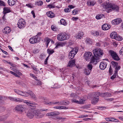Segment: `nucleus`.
Masks as SVG:
<instances>
[{
	"label": "nucleus",
	"instance_id": "obj_1",
	"mask_svg": "<svg viewBox=\"0 0 123 123\" xmlns=\"http://www.w3.org/2000/svg\"><path fill=\"white\" fill-rule=\"evenodd\" d=\"M102 5L104 8L106 9H109L108 10L109 12L114 11H115L118 12L119 11V7L117 5L114 4H108L106 3L103 4Z\"/></svg>",
	"mask_w": 123,
	"mask_h": 123
},
{
	"label": "nucleus",
	"instance_id": "obj_2",
	"mask_svg": "<svg viewBox=\"0 0 123 123\" xmlns=\"http://www.w3.org/2000/svg\"><path fill=\"white\" fill-rule=\"evenodd\" d=\"M85 59L87 61L91 60V63H94L96 64L97 63V59L95 57L93 56L92 53L88 52L85 53L84 55Z\"/></svg>",
	"mask_w": 123,
	"mask_h": 123
},
{
	"label": "nucleus",
	"instance_id": "obj_3",
	"mask_svg": "<svg viewBox=\"0 0 123 123\" xmlns=\"http://www.w3.org/2000/svg\"><path fill=\"white\" fill-rule=\"evenodd\" d=\"M90 95L92 97L91 103L92 104H95L98 101L99 96L100 95V93L98 92H94L90 93Z\"/></svg>",
	"mask_w": 123,
	"mask_h": 123
},
{
	"label": "nucleus",
	"instance_id": "obj_4",
	"mask_svg": "<svg viewBox=\"0 0 123 123\" xmlns=\"http://www.w3.org/2000/svg\"><path fill=\"white\" fill-rule=\"evenodd\" d=\"M69 37V35L63 33H60L57 36V39L60 41H63L68 39Z\"/></svg>",
	"mask_w": 123,
	"mask_h": 123
},
{
	"label": "nucleus",
	"instance_id": "obj_5",
	"mask_svg": "<svg viewBox=\"0 0 123 123\" xmlns=\"http://www.w3.org/2000/svg\"><path fill=\"white\" fill-rule=\"evenodd\" d=\"M72 50L70 52L68 55V58L69 59H73L75 55L77 53L78 48L77 47H75L74 48H72Z\"/></svg>",
	"mask_w": 123,
	"mask_h": 123
},
{
	"label": "nucleus",
	"instance_id": "obj_6",
	"mask_svg": "<svg viewBox=\"0 0 123 123\" xmlns=\"http://www.w3.org/2000/svg\"><path fill=\"white\" fill-rule=\"evenodd\" d=\"M93 51L95 57H96L97 58L103 55V51L99 48L95 49Z\"/></svg>",
	"mask_w": 123,
	"mask_h": 123
},
{
	"label": "nucleus",
	"instance_id": "obj_7",
	"mask_svg": "<svg viewBox=\"0 0 123 123\" xmlns=\"http://www.w3.org/2000/svg\"><path fill=\"white\" fill-rule=\"evenodd\" d=\"M25 105H17L15 108V111L21 112H22L25 110Z\"/></svg>",
	"mask_w": 123,
	"mask_h": 123
},
{
	"label": "nucleus",
	"instance_id": "obj_8",
	"mask_svg": "<svg viewBox=\"0 0 123 123\" xmlns=\"http://www.w3.org/2000/svg\"><path fill=\"white\" fill-rule=\"evenodd\" d=\"M33 113L34 116L37 118H40L42 117L43 116V115L41 113L40 111L38 110H35L33 111Z\"/></svg>",
	"mask_w": 123,
	"mask_h": 123
},
{
	"label": "nucleus",
	"instance_id": "obj_9",
	"mask_svg": "<svg viewBox=\"0 0 123 123\" xmlns=\"http://www.w3.org/2000/svg\"><path fill=\"white\" fill-rule=\"evenodd\" d=\"M18 27L19 28H24L25 25V20L23 19H20L18 23Z\"/></svg>",
	"mask_w": 123,
	"mask_h": 123
},
{
	"label": "nucleus",
	"instance_id": "obj_10",
	"mask_svg": "<svg viewBox=\"0 0 123 123\" xmlns=\"http://www.w3.org/2000/svg\"><path fill=\"white\" fill-rule=\"evenodd\" d=\"M109 53L110 55L112 57V58L115 60L118 61L120 59L118 55L114 51L112 50H110L109 51Z\"/></svg>",
	"mask_w": 123,
	"mask_h": 123
},
{
	"label": "nucleus",
	"instance_id": "obj_11",
	"mask_svg": "<svg viewBox=\"0 0 123 123\" xmlns=\"http://www.w3.org/2000/svg\"><path fill=\"white\" fill-rule=\"evenodd\" d=\"M14 91L18 95H22L23 96L27 97L28 96V93L27 92H24L21 91L19 90L14 89Z\"/></svg>",
	"mask_w": 123,
	"mask_h": 123
},
{
	"label": "nucleus",
	"instance_id": "obj_12",
	"mask_svg": "<svg viewBox=\"0 0 123 123\" xmlns=\"http://www.w3.org/2000/svg\"><path fill=\"white\" fill-rule=\"evenodd\" d=\"M111 64L113 65V66L114 68H115V74H116L117 73L118 70L120 69V67L118 66V63L115 62L114 61H112L111 62Z\"/></svg>",
	"mask_w": 123,
	"mask_h": 123
},
{
	"label": "nucleus",
	"instance_id": "obj_13",
	"mask_svg": "<svg viewBox=\"0 0 123 123\" xmlns=\"http://www.w3.org/2000/svg\"><path fill=\"white\" fill-rule=\"evenodd\" d=\"M37 36H35L31 38L29 40L30 43L32 44L34 43H38L39 42V38L36 37Z\"/></svg>",
	"mask_w": 123,
	"mask_h": 123
},
{
	"label": "nucleus",
	"instance_id": "obj_14",
	"mask_svg": "<svg viewBox=\"0 0 123 123\" xmlns=\"http://www.w3.org/2000/svg\"><path fill=\"white\" fill-rule=\"evenodd\" d=\"M26 116L29 118L30 119L32 118L34 116L33 110H29L27 112Z\"/></svg>",
	"mask_w": 123,
	"mask_h": 123
},
{
	"label": "nucleus",
	"instance_id": "obj_15",
	"mask_svg": "<svg viewBox=\"0 0 123 123\" xmlns=\"http://www.w3.org/2000/svg\"><path fill=\"white\" fill-rule=\"evenodd\" d=\"M122 21V20L121 19L117 18L112 20L111 22V23L113 25H117L119 24Z\"/></svg>",
	"mask_w": 123,
	"mask_h": 123
},
{
	"label": "nucleus",
	"instance_id": "obj_16",
	"mask_svg": "<svg viewBox=\"0 0 123 123\" xmlns=\"http://www.w3.org/2000/svg\"><path fill=\"white\" fill-rule=\"evenodd\" d=\"M60 114V113L59 112L55 111L48 113L46 114V116H55L58 115Z\"/></svg>",
	"mask_w": 123,
	"mask_h": 123
},
{
	"label": "nucleus",
	"instance_id": "obj_17",
	"mask_svg": "<svg viewBox=\"0 0 123 123\" xmlns=\"http://www.w3.org/2000/svg\"><path fill=\"white\" fill-rule=\"evenodd\" d=\"M107 65L106 62L104 61L102 62L99 65L100 68L102 70H104L106 68Z\"/></svg>",
	"mask_w": 123,
	"mask_h": 123
},
{
	"label": "nucleus",
	"instance_id": "obj_18",
	"mask_svg": "<svg viewBox=\"0 0 123 123\" xmlns=\"http://www.w3.org/2000/svg\"><path fill=\"white\" fill-rule=\"evenodd\" d=\"M24 103H25L27 105L32 106V105H37V104L34 102L28 100H24L23 101Z\"/></svg>",
	"mask_w": 123,
	"mask_h": 123
},
{
	"label": "nucleus",
	"instance_id": "obj_19",
	"mask_svg": "<svg viewBox=\"0 0 123 123\" xmlns=\"http://www.w3.org/2000/svg\"><path fill=\"white\" fill-rule=\"evenodd\" d=\"M27 92L28 93V95L29 94L32 99L35 100L37 99V98L36 96L31 91L29 90Z\"/></svg>",
	"mask_w": 123,
	"mask_h": 123
},
{
	"label": "nucleus",
	"instance_id": "obj_20",
	"mask_svg": "<svg viewBox=\"0 0 123 123\" xmlns=\"http://www.w3.org/2000/svg\"><path fill=\"white\" fill-rule=\"evenodd\" d=\"M84 33L83 32L80 31L75 36V37L78 39H81L83 37Z\"/></svg>",
	"mask_w": 123,
	"mask_h": 123
},
{
	"label": "nucleus",
	"instance_id": "obj_21",
	"mask_svg": "<svg viewBox=\"0 0 123 123\" xmlns=\"http://www.w3.org/2000/svg\"><path fill=\"white\" fill-rule=\"evenodd\" d=\"M111 28L110 25L106 24H105L102 25V29L104 30H106L110 29Z\"/></svg>",
	"mask_w": 123,
	"mask_h": 123
},
{
	"label": "nucleus",
	"instance_id": "obj_22",
	"mask_svg": "<svg viewBox=\"0 0 123 123\" xmlns=\"http://www.w3.org/2000/svg\"><path fill=\"white\" fill-rule=\"evenodd\" d=\"M65 43L62 42H56L55 43V48H57L60 47H63L65 45Z\"/></svg>",
	"mask_w": 123,
	"mask_h": 123
},
{
	"label": "nucleus",
	"instance_id": "obj_23",
	"mask_svg": "<svg viewBox=\"0 0 123 123\" xmlns=\"http://www.w3.org/2000/svg\"><path fill=\"white\" fill-rule=\"evenodd\" d=\"M11 31V29L9 27H6L3 30L2 32L3 33L5 34H7L9 33Z\"/></svg>",
	"mask_w": 123,
	"mask_h": 123
},
{
	"label": "nucleus",
	"instance_id": "obj_24",
	"mask_svg": "<svg viewBox=\"0 0 123 123\" xmlns=\"http://www.w3.org/2000/svg\"><path fill=\"white\" fill-rule=\"evenodd\" d=\"M46 14L48 17L51 18H53L55 17V15L52 12L50 11L46 13Z\"/></svg>",
	"mask_w": 123,
	"mask_h": 123
},
{
	"label": "nucleus",
	"instance_id": "obj_25",
	"mask_svg": "<svg viewBox=\"0 0 123 123\" xmlns=\"http://www.w3.org/2000/svg\"><path fill=\"white\" fill-rule=\"evenodd\" d=\"M75 65V62L74 60L69 61L68 65V66L70 67H72Z\"/></svg>",
	"mask_w": 123,
	"mask_h": 123
},
{
	"label": "nucleus",
	"instance_id": "obj_26",
	"mask_svg": "<svg viewBox=\"0 0 123 123\" xmlns=\"http://www.w3.org/2000/svg\"><path fill=\"white\" fill-rule=\"evenodd\" d=\"M91 33L93 36L96 37L98 36L99 34V31H92Z\"/></svg>",
	"mask_w": 123,
	"mask_h": 123
},
{
	"label": "nucleus",
	"instance_id": "obj_27",
	"mask_svg": "<svg viewBox=\"0 0 123 123\" xmlns=\"http://www.w3.org/2000/svg\"><path fill=\"white\" fill-rule=\"evenodd\" d=\"M8 3L10 6H11L14 5L16 3V2L14 0H8Z\"/></svg>",
	"mask_w": 123,
	"mask_h": 123
},
{
	"label": "nucleus",
	"instance_id": "obj_28",
	"mask_svg": "<svg viewBox=\"0 0 123 123\" xmlns=\"http://www.w3.org/2000/svg\"><path fill=\"white\" fill-rule=\"evenodd\" d=\"M117 33L115 32H113L111 33L110 34V37L111 38H115V37L117 36Z\"/></svg>",
	"mask_w": 123,
	"mask_h": 123
},
{
	"label": "nucleus",
	"instance_id": "obj_29",
	"mask_svg": "<svg viewBox=\"0 0 123 123\" xmlns=\"http://www.w3.org/2000/svg\"><path fill=\"white\" fill-rule=\"evenodd\" d=\"M54 52V51L53 50V49H48L47 50V52L49 55H52Z\"/></svg>",
	"mask_w": 123,
	"mask_h": 123
},
{
	"label": "nucleus",
	"instance_id": "obj_30",
	"mask_svg": "<svg viewBox=\"0 0 123 123\" xmlns=\"http://www.w3.org/2000/svg\"><path fill=\"white\" fill-rule=\"evenodd\" d=\"M4 12V14L11 12L10 9L8 8L4 7L3 9Z\"/></svg>",
	"mask_w": 123,
	"mask_h": 123
},
{
	"label": "nucleus",
	"instance_id": "obj_31",
	"mask_svg": "<svg viewBox=\"0 0 123 123\" xmlns=\"http://www.w3.org/2000/svg\"><path fill=\"white\" fill-rule=\"evenodd\" d=\"M60 22L61 24L63 25H66L67 24L65 20L63 18L61 19Z\"/></svg>",
	"mask_w": 123,
	"mask_h": 123
},
{
	"label": "nucleus",
	"instance_id": "obj_32",
	"mask_svg": "<svg viewBox=\"0 0 123 123\" xmlns=\"http://www.w3.org/2000/svg\"><path fill=\"white\" fill-rule=\"evenodd\" d=\"M54 109H67V108L66 107H64L63 106H55L53 107Z\"/></svg>",
	"mask_w": 123,
	"mask_h": 123
},
{
	"label": "nucleus",
	"instance_id": "obj_33",
	"mask_svg": "<svg viewBox=\"0 0 123 123\" xmlns=\"http://www.w3.org/2000/svg\"><path fill=\"white\" fill-rule=\"evenodd\" d=\"M91 71V70L86 68L85 71V74L87 75H89L90 74Z\"/></svg>",
	"mask_w": 123,
	"mask_h": 123
},
{
	"label": "nucleus",
	"instance_id": "obj_34",
	"mask_svg": "<svg viewBox=\"0 0 123 123\" xmlns=\"http://www.w3.org/2000/svg\"><path fill=\"white\" fill-rule=\"evenodd\" d=\"M91 63H93V64H94V63H91V62H90L88 64V65L87 66V68H87L88 69H89L90 70H92V64H91Z\"/></svg>",
	"mask_w": 123,
	"mask_h": 123
},
{
	"label": "nucleus",
	"instance_id": "obj_35",
	"mask_svg": "<svg viewBox=\"0 0 123 123\" xmlns=\"http://www.w3.org/2000/svg\"><path fill=\"white\" fill-rule=\"evenodd\" d=\"M7 115L3 116L0 117V120L3 121L6 119L7 117Z\"/></svg>",
	"mask_w": 123,
	"mask_h": 123
},
{
	"label": "nucleus",
	"instance_id": "obj_36",
	"mask_svg": "<svg viewBox=\"0 0 123 123\" xmlns=\"http://www.w3.org/2000/svg\"><path fill=\"white\" fill-rule=\"evenodd\" d=\"M87 4H89V6H94L96 2L94 1H91L90 2H87Z\"/></svg>",
	"mask_w": 123,
	"mask_h": 123
},
{
	"label": "nucleus",
	"instance_id": "obj_37",
	"mask_svg": "<svg viewBox=\"0 0 123 123\" xmlns=\"http://www.w3.org/2000/svg\"><path fill=\"white\" fill-rule=\"evenodd\" d=\"M14 101L18 102H21L23 101V99L21 98H14Z\"/></svg>",
	"mask_w": 123,
	"mask_h": 123
},
{
	"label": "nucleus",
	"instance_id": "obj_38",
	"mask_svg": "<svg viewBox=\"0 0 123 123\" xmlns=\"http://www.w3.org/2000/svg\"><path fill=\"white\" fill-rule=\"evenodd\" d=\"M103 16V15L102 14H98L96 16V18L98 19H101Z\"/></svg>",
	"mask_w": 123,
	"mask_h": 123
},
{
	"label": "nucleus",
	"instance_id": "obj_39",
	"mask_svg": "<svg viewBox=\"0 0 123 123\" xmlns=\"http://www.w3.org/2000/svg\"><path fill=\"white\" fill-rule=\"evenodd\" d=\"M43 4V2L41 1H39L35 3V5H37L38 6H41Z\"/></svg>",
	"mask_w": 123,
	"mask_h": 123
},
{
	"label": "nucleus",
	"instance_id": "obj_40",
	"mask_svg": "<svg viewBox=\"0 0 123 123\" xmlns=\"http://www.w3.org/2000/svg\"><path fill=\"white\" fill-rule=\"evenodd\" d=\"M86 43L88 44H91L92 43L91 40L90 38H87L86 39Z\"/></svg>",
	"mask_w": 123,
	"mask_h": 123
},
{
	"label": "nucleus",
	"instance_id": "obj_41",
	"mask_svg": "<svg viewBox=\"0 0 123 123\" xmlns=\"http://www.w3.org/2000/svg\"><path fill=\"white\" fill-rule=\"evenodd\" d=\"M115 39L118 41H121L123 39L121 37L118 35H117L116 37H115Z\"/></svg>",
	"mask_w": 123,
	"mask_h": 123
},
{
	"label": "nucleus",
	"instance_id": "obj_42",
	"mask_svg": "<svg viewBox=\"0 0 123 123\" xmlns=\"http://www.w3.org/2000/svg\"><path fill=\"white\" fill-rule=\"evenodd\" d=\"M12 70L14 71L16 73L18 74L19 75L21 76L22 75V74L17 69H12Z\"/></svg>",
	"mask_w": 123,
	"mask_h": 123
},
{
	"label": "nucleus",
	"instance_id": "obj_43",
	"mask_svg": "<svg viewBox=\"0 0 123 123\" xmlns=\"http://www.w3.org/2000/svg\"><path fill=\"white\" fill-rule=\"evenodd\" d=\"M85 100L84 99H80L79 101L78 104H83L85 102Z\"/></svg>",
	"mask_w": 123,
	"mask_h": 123
},
{
	"label": "nucleus",
	"instance_id": "obj_44",
	"mask_svg": "<svg viewBox=\"0 0 123 123\" xmlns=\"http://www.w3.org/2000/svg\"><path fill=\"white\" fill-rule=\"evenodd\" d=\"M56 118L57 119L59 120H61L62 121H64V120L66 119V118L65 117L63 118L62 117H56Z\"/></svg>",
	"mask_w": 123,
	"mask_h": 123
},
{
	"label": "nucleus",
	"instance_id": "obj_45",
	"mask_svg": "<svg viewBox=\"0 0 123 123\" xmlns=\"http://www.w3.org/2000/svg\"><path fill=\"white\" fill-rule=\"evenodd\" d=\"M60 87V85H59L57 84H55L54 85V87H52L55 88H59Z\"/></svg>",
	"mask_w": 123,
	"mask_h": 123
},
{
	"label": "nucleus",
	"instance_id": "obj_46",
	"mask_svg": "<svg viewBox=\"0 0 123 123\" xmlns=\"http://www.w3.org/2000/svg\"><path fill=\"white\" fill-rule=\"evenodd\" d=\"M71 101L73 103H75L78 104L79 101L75 99H72Z\"/></svg>",
	"mask_w": 123,
	"mask_h": 123
},
{
	"label": "nucleus",
	"instance_id": "obj_47",
	"mask_svg": "<svg viewBox=\"0 0 123 123\" xmlns=\"http://www.w3.org/2000/svg\"><path fill=\"white\" fill-rule=\"evenodd\" d=\"M51 29L53 31H56L57 30V29H56V27L55 26H54V25H52L51 26Z\"/></svg>",
	"mask_w": 123,
	"mask_h": 123
},
{
	"label": "nucleus",
	"instance_id": "obj_48",
	"mask_svg": "<svg viewBox=\"0 0 123 123\" xmlns=\"http://www.w3.org/2000/svg\"><path fill=\"white\" fill-rule=\"evenodd\" d=\"M0 6H5V5L4 2L0 0Z\"/></svg>",
	"mask_w": 123,
	"mask_h": 123
},
{
	"label": "nucleus",
	"instance_id": "obj_49",
	"mask_svg": "<svg viewBox=\"0 0 123 123\" xmlns=\"http://www.w3.org/2000/svg\"><path fill=\"white\" fill-rule=\"evenodd\" d=\"M115 73L112 76L111 78L112 79H114L115 77H116V76L117 75V73L116 74H115Z\"/></svg>",
	"mask_w": 123,
	"mask_h": 123
},
{
	"label": "nucleus",
	"instance_id": "obj_50",
	"mask_svg": "<svg viewBox=\"0 0 123 123\" xmlns=\"http://www.w3.org/2000/svg\"><path fill=\"white\" fill-rule=\"evenodd\" d=\"M47 6L49 8H54L55 7V6H54L51 4L48 5H47Z\"/></svg>",
	"mask_w": 123,
	"mask_h": 123
},
{
	"label": "nucleus",
	"instance_id": "obj_51",
	"mask_svg": "<svg viewBox=\"0 0 123 123\" xmlns=\"http://www.w3.org/2000/svg\"><path fill=\"white\" fill-rule=\"evenodd\" d=\"M50 42V39L49 38H47L46 41V43L47 44V47L48 45Z\"/></svg>",
	"mask_w": 123,
	"mask_h": 123
},
{
	"label": "nucleus",
	"instance_id": "obj_52",
	"mask_svg": "<svg viewBox=\"0 0 123 123\" xmlns=\"http://www.w3.org/2000/svg\"><path fill=\"white\" fill-rule=\"evenodd\" d=\"M37 82H36V84L39 85H41V81H40L38 80L37 81Z\"/></svg>",
	"mask_w": 123,
	"mask_h": 123
},
{
	"label": "nucleus",
	"instance_id": "obj_53",
	"mask_svg": "<svg viewBox=\"0 0 123 123\" xmlns=\"http://www.w3.org/2000/svg\"><path fill=\"white\" fill-rule=\"evenodd\" d=\"M70 96L72 97H74L76 96V95L75 93H71L70 94Z\"/></svg>",
	"mask_w": 123,
	"mask_h": 123
},
{
	"label": "nucleus",
	"instance_id": "obj_54",
	"mask_svg": "<svg viewBox=\"0 0 123 123\" xmlns=\"http://www.w3.org/2000/svg\"><path fill=\"white\" fill-rule=\"evenodd\" d=\"M120 55H123V47H122L121 49L120 50Z\"/></svg>",
	"mask_w": 123,
	"mask_h": 123
},
{
	"label": "nucleus",
	"instance_id": "obj_55",
	"mask_svg": "<svg viewBox=\"0 0 123 123\" xmlns=\"http://www.w3.org/2000/svg\"><path fill=\"white\" fill-rule=\"evenodd\" d=\"M112 68H111V66H110V68H109V74H112Z\"/></svg>",
	"mask_w": 123,
	"mask_h": 123
},
{
	"label": "nucleus",
	"instance_id": "obj_56",
	"mask_svg": "<svg viewBox=\"0 0 123 123\" xmlns=\"http://www.w3.org/2000/svg\"><path fill=\"white\" fill-rule=\"evenodd\" d=\"M8 98L11 100L14 101L15 98L9 97H8Z\"/></svg>",
	"mask_w": 123,
	"mask_h": 123
},
{
	"label": "nucleus",
	"instance_id": "obj_57",
	"mask_svg": "<svg viewBox=\"0 0 123 123\" xmlns=\"http://www.w3.org/2000/svg\"><path fill=\"white\" fill-rule=\"evenodd\" d=\"M64 11L65 12H69L70 11V10H69V9L68 8H67L64 9Z\"/></svg>",
	"mask_w": 123,
	"mask_h": 123
},
{
	"label": "nucleus",
	"instance_id": "obj_58",
	"mask_svg": "<svg viewBox=\"0 0 123 123\" xmlns=\"http://www.w3.org/2000/svg\"><path fill=\"white\" fill-rule=\"evenodd\" d=\"M78 19V17H73L72 18V19L73 21H75L77 20Z\"/></svg>",
	"mask_w": 123,
	"mask_h": 123
},
{
	"label": "nucleus",
	"instance_id": "obj_59",
	"mask_svg": "<svg viewBox=\"0 0 123 123\" xmlns=\"http://www.w3.org/2000/svg\"><path fill=\"white\" fill-rule=\"evenodd\" d=\"M31 13L33 15V17L34 18H35V14L34 13V11H32L31 12Z\"/></svg>",
	"mask_w": 123,
	"mask_h": 123
},
{
	"label": "nucleus",
	"instance_id": "obj_60",
	"mask_svg": "<svg viewBox=\"0 0 123 123\" xmlns=\"http://www.w3.org/2000/svg\"><path fill=\"white\" fill-rule=\"evenodd\" d=\"M1 49V51L3 53L5 54L6 55H7L8 54V53L6 51L4 50H3V49Z\"/></svg>",
	"mask_w": 123,
	"mask_h": 123
},
{
	"label": "nucleus",
	"instance_id": "obj_61",
	"mask_svg": "<svg viewBox=\"0 0 123 123\" xmlns=\"http://www.w3.org/2000/svg\"><path fill=\"white\" fill-rule=\"evenodd\" d=\"M26 6H27L28 7H30L31 8L32 7V6L30 4H26Z\"/></svg>",
	"mask_w": 123,
	"mask_h": 123
},
{
	"label": "nucleus",
	"instance_id": "obj_62",
	"mask_svg": "<svg viewBox=\"0 0 123 123\" xmlns=\"http://www.w3.org/2000/svg\"><path fill=\"white\" fill-rule=\"evenodd\" d=\"M41 34V32H39L35 36H37L36 37L37 38H39V37L40 36Z\"/></svg>",
	"mask_w": 123,
	"mask_h": 123
},
{
	"label": "nucleus",
	"instance_id": "obj_63",
	"mask_svg": "<svg viewBox=\"0 0 123 123\" xmlns=\"http://www.w3.org/2000/svg\"><path fill=\"white\" fill-rule=\"evenodd\" d=\"M96 45L98 46H100V42L97 43Z\"/></svg>",
	"mask_w": 123,
	"mask_h": 123
},
{
	"label": "nucleus",
	"instance_id": "obj_64",
	"mask_svg": "<svg viewBox=\"0 0 123 123\" xmlns=\"http://www.w3.org/2000/svg\"><path fill=\"white\" fill-rule=\"evenodd\" d=\"M118 117L119 119L123 121V116L119 117Z\"/></svg>",
	"mask_w": 123,
	"mask_h": 123
}]
</instances>
